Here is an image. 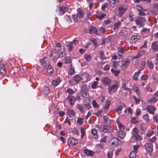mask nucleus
Listing matches in <instances>:
<instances>
[{"label": "nucleus", "mask_w": 158, "mask_h": 158, "mask_svg": "<svg viewBox=\"0 0 158 158\" xmlns=\"http://www.w3.org/2000/svg\"><path fill=\"white\" fill-rule=\"evenodd\" d=\"M58 53V56L60 58L63 57L65 56V53L64 51Z\"/></svg>", "instance_id": "obj_49"}, {"label": "nucleus", "mask_w": 158, "mask_h": 158, "mask_svg": "<svg viewBox=\"0 0 158 158\" xmlns=\"http://www.w3.org/2000/svg\"><path fill=\"white\" fill-rule=\"evenodd\" d=\"M158 99L155 97H152L151 99L149 100L148 102L151 103L152 102L155 103L157 101Z\"/></svg>", "instance_id": "obj_50"}, {"label": "nucleus", "mask_w": 158, "mask_h": 158, "mask_svg": "<svg viewBox=\"0 0 158 158\" xmlns=\"http://www.w3.org/2000/svg\"><path fill=\"white\" fill-rule=\"evenodd\" d=\"M140 147L139 145H135L133 146V149L134 150V151L133 152H135L137 153L138 152V149Z\"/></svg>", "instance_id": "obj_55"}, {"label": "nucleus", "mask_w": 158, "mask_h": 158, "mask_svg": "<svg viewBox=\"0 0 158 158\" xmlns=\"http://www.w3.org/2000/svg\"><path fill=\"white\" fill-rule=\"evenodd\" d=\"M134 138L137 141H139L142 139V137L139 134Z\"/></svg>", "instance_id": "obj_63"}, {"label": "nucleus", "mask_w": 158, "mask_h": 158, "mask_svg": "<svg viewBox=\"0 0 158 158\" xmlns=\"http://www.w3.org/2000/svg\"><path fill=\"white\" fill-rule=\"evenodd\" d=\"M91 132L94 138L95 139H97L98 138L97 130L95 129H92L91 130Z\"/></svg>", "instance_id": "obj_30"}, {"label": "nucleus", "mask_w": 158, "mask_h": 158, "mask_svg": "<svg viewBox=\"0 0 158 158\" xmlns=\"http://www.w3.org/2000/svg\"><path fill=\"white\" fill-rule=\"evenodd\" d=\"M96 127L100 131L104 132L110 133L113 131L114 129L111 126L107 125H98Z\"/></svg>", "instance_id": "obj_1"}, {"label": "nucleus", "mask_w": 158, "mask_h": 158, "mask_svg": "<svg viewBox=\"0 0 158 158\" xmlns=\"http://www.w3.org/2000/svg\"><path fill=\"white\" fill-rule=\"evenodd\" d=\"M58 12L59 15H63L64 13L68 10V8L65 7L63 6H59L58 7Z\"/></svg>", "instance_id": "obj_8"}, {"label": "nucleus", "mask_w": 158, "mask_h": 158, "mask_svg": "<svg viewBox=\"0 0 158 158\" xmlns=\"http://www.w3.org/2000/svg\"><path fill=\"white\" fill-rule=\"evenodd\" d=\"M132 90H133L136 92H138L139 90V88L136 85H133L132 88L131 89Z\"/></svg>", "instance_id": "obj_64"}, {"label": "nucleus", "mask_w": 158, "mask_h": 158, "mask_svg": "<svg viewBox=\"0 0 158 158\" xmlns=\"http://www.w3.org/2000/svg\"><path fill=\"white\" fill-rule=\"evenodd\" d=\"M143 119L147 122L149 121L148 115V114H146L143 116Z\"/></svg>", "instance_id": "obj_57"}, {"label": "nucleus", "mask_w": 158, "mask_h": 158, "mask_svg": "<svg viewBox=\"0 0 158 158\" xmlns=\"http://www.w3.org/2000/svg\"><path fill=\"white\" fill-rule=\"evenodd\" d=\"M110 104V100H107L106 101V103L104 106V109L105 110H107L109 108Z\"/></svg>", "instance_id": "obj_33"}, {"label": "nucleus", "mask_w": 158, "mask_h": 158, "mask_svg": "<svg viewBox=\"0 0 158 158\" xmlns=\"http://www.w3.org/2000/svg\"><path fill=\"white\" fill-rule=\"evenodd\" d=\"M119 87V83L118 82H116L111 85L109 86L108 89V93L110 94H112L115 93Z\"/></svg>", "instance_id": "obj_2"}, {"label": "nucleus", "mask_w": 158, "mask_h": 158, "mask_svg": "<svg viewBox=\"0 0 158 158\" xmlns=\"http://www.w3.org/2000/svg\"><path fill=\"white\" fill-rule=\"evenodd\" d=\"M49 89L48 87H45L43 89V92L44 94L47 95L49 93Z\"/></svg>", "instance_id": "obj_39"}, {"label": "nucleus", "mask_w": 158, "mask_h": 158, "mask_svg": "<svg viewBox=\"0 0 158 158\" xmlns=\"http://www.w3.org/2000/svg\"><path fill=\"white\" fill-rule=\"evenodd\" d=\"M81 81L84 83L90 79L89 75L86 73H83L81 75Z\"/></svg>", "instance_id": "obj_7"}, {"label": "nucleus", "mask_w": 158, "mask_h": 158, "mask_svg": "<svg viewBox=\"0 0 158 158\" xmlns=\"http://www.w3.org/2000/svg\"><path fill=\"white\" fill-rule=\"evenodd\" d=\"M132 132V135L134 137H135L136 135H139L138 134L139 132V131L138 130L137 128L136 127H134L133 128Z\"/></svg>", "instance_id": "obj_27"}, {"label": "nucleus", "mask_w": 158, "mask_h": 158, "mask_svg": "<svg viewBox=\"0 0 158 158\" xmlns=\"http://www.w3.org/2000/svg\"><path fill=\"white\" fill-rule=\"evenodd\" d=\"M89 33L91 34L94 33L97 35H99V34L98 33L97 29L93 26H91L89 28Z\"/></svg>", "instance_id": "obj_14"}, {"label": "nucleus", "mask_w": 158, "mask_h": 158, "mask_svg": "<svg viewBox=\"0 0 158 158\" xmlns=\"http://www.w3.org/2000/svg\"><path fill=\"white\" fill-rule=\"evenodd\" d=\"M117 135L121 138H123L124 137L125 135V133L124 131L118 130L117 131Z\"/></svg>", "instance_id": "obj_16"}, {"label": "nucleus", "mask_w": 158, "mask_h": 158, "mask_svg": "<svg viewBox=\"0 0 158 158\" xmlns=\"http://www.w3.org/2000/svg\"><path fill=\"white\" fill-rule=\"evenodd\" d=\"M84 153L87 156H92L94 154V152L92 150L86 149L84 151Z\"/></svg>", "instance_id": "obj_20"}, {"label": "nucleus", "mask_w": 158, "mask_h": 158, "mask_svg": "<svg viewBox=\"0 0 158 158\" xmlns=\"http://www.w3.org/2000/svg\"><path fill=\"white\" fill-rule=\"evenodd\" d=\"M67 114L69 115L70 117H72L75 115V112L73 110L67 109Z\"/></svg>", "instance_id": "obj_23"}, {"label": "nucleus", "mask_w": 158, "mask_h": 158, "mask_svg": "<svg viewBox=\"0 0 158 158\" xmlns=\"http://www.w3.org/2000/svg\"><path fill=\"white\" fill-rule=\"evenodd\" d=\"M134 15L132 12H131L129 16V20L131 22H132L133 21V17L134 16Z\"/></svg>", "instance_id": "obj_53"}, {"label": "nucleus", "mask_w": 158, "mask_h": 158, "mask_svg": "<svg viewBox=\"0 0 158 158\" xmlns=\"http://www.w3.org/2000/svg\"><path fill=\"white\" fill-rule=\"evenodd\" d=\"M146 110L150 114H153L155 113L156 109L153 106L148 105L146 107Z\"/></svg>", "instance_id": "obj_11"}, {"label": "nucleus", "mask_w": 158, "mask_h": 158, "mask_svg": "<svg viewBox=\"0 0 158 158\" xmlns=\"http://www.w3.org/2000/svg\"><path fill=\"white\" fill-rule=\"evenodd\" d=\"M84 118H78L77 121V123L80 125H81L83 122V119Z\"/></svg>", "instance_id": "obj_58"}, {"label": "nucleus", "mask_w": 158, "mask_h": 158, "mask_svg": "<svg viewBox=\"0 0 158 158\" xmlns=\"http://www.w3.org/2000/svg\"><path fill=\"white\" fill-rule=\"evenodd\" d=\"M99 55L100 56V58L102 59H106V57L104 55V52L102 50H101L99 51Z\"/></svg>", "instance_id": "obj_44"}, {"label": "nucleus", "mask_w": 158, "mask_h": 158, "mask_svg": "<svg viewBox=\"0 0 158 158\" xmlns=\"http://www.w3.org/2000/svg\"><path fill=\"white\" fill-rule=\"evenodd\" d=\"M150 29L147 28H144L142 30V32L144 33H146L148 34L149 33Z\"/></svg>", "instance_id": "obj_54"}, {"label": "nucleus", "mask_w": 158, "mask_h": 158, "mask_svg": "<svg viewBox=\"0 0 158 158\" xmlns=\"http://www.w3.org/2000/svg\"><path fill=\"white\" fill-rule=\"evenodd\" d=\"M122 84V85L121 87L122 89H123L124 90L128 89L130 91L131 90L130 89L126 87V84L125 82L123 81Z\"/></svg>", "instance_id": "obj_45"}, {"label": "nucleus", "mask_w": 158, "mask_h": 158, "mask_svg": "<svg viewBox=\"0 0 158 158\" xmlns=\"http://www.w3.org/2000/svg\"><path fill=\"white\" fill-rule=\"evenodd\" d=\"M136 153L134 152H130L129 155V158H136Z\"/></svg>", "instance_id": "obj_48"}, {"label": "nucleus", "mask_w": 158, "mask_h": 158, "mask_svg": "<svg viewBox=\"0 0 158 158\" xmlns=\"http://www.w3.org/2000/svg\"><path fill=\"white\" fill-rule=\"evenodd\" d=\"M151 48L153 51L155 52H158V42L153 41L152 44Z\"/></svg>", "instance_id": "obj_10"}, {"label": "nucleus", "mask_w": 158, "mask_h": 158, "mask_svg": "<svg viewBox=\"0 0 158 158\" xmlns=\"http://www.w3.org/2000/svg\"><path fill=\"white\" fill-rule=\"evenodd\" d=\"M81 96L84 98H88L89 95L88 92L86 91H82Z\"/></svg>", "instance_id": "obj_40"}, {"label": "nucleus", "mask_w": 158, "mask_h": 158, "mask_svg": "<svg viewBox=\"0 0 158 158\" xmlns=\"http://www.w3.org/2000/svg\"><path fill=\"white\" fill-rule=\"evenodd\" d=\"M118 52L121 53H123L125 50L123 48L122 46L119 47L117 48Z\"/></svg>", "instance_id": "obj_43"}, {"label": "nucleus", "mask_w": 158, "mask_h": 158, "mask_svg": "<svg viewBox=\"0 0 158 158\" xmlns=\"http://www.w3.org/2000/svg\"><path fill=\"white\" fill-rule=\"evenodd\" d=\"M60 81L59 78H57V79L53 80L52 82V84L53 85L56 86L59 84Z\"/></svg>", "instance_id": "obj_28"}, {"label": "nucleus", "mask_w": 158, "mask_h": 158, "mask_svg": "<svg viewBox=\"0 0 158 158\" xmlns=\"http://www.w3.org/2000/svg\"><path fill=\"white\" fill-rule=\"evenodd\" d=\"M145 148L148 152H151L152 151V146L151 143H146L145 144Z\"/></svg>", "instance_id": "obj_15"}, {"label": "nucleus", "mask_w": 158, "mask_h": 158, "mask_svg": "<svg viewBox=\"0 0 158 158\" xmlns=\"http://www.w3.org/2000/svg\"><path fill=\"white\" fill-rule=\"evenodd\" d=\"M99 31L102 34H105L106 32V29L102 27H101L99 28Z\"/></svg>", "instance_id": "obj_52"}, {"label": "nucleus", "mask_w": 158, "mask_h": 158, "mask_svg": "<svg viewBox=\"0 0 158 158\" xmlns=\"http://www.w3.org/2000/svg\"><path fill=\"white\" fill-rule=\"evenodd\" d=\"M145 20V19L144 18L139 17L135 20V21L137 26L141 27L143 25Z\"/></svg>", "instance_id": "obj_5"}, {"label": "nucleus", "mask_w": 158, "mask_h": 158, "mask_svg": "<svg viewBox=\"0 0 158 158\" xmlns=\"http://www.w3.org/2000/svg\"><path fill=\"white\" fill-rule=\"evenodd\" d=\"M83 105L87 110L89 109L91 107V106L88 102H86L84 100L83 101Z\"/></svg>", "instance_id": "obj_35"}, {"label": "nucleus", "mask_w": 158, "mask_h": 158, "mask_svg": "<svg viewBox=\"0 0 158 158\" xmlns=\"http://www.w3.org/2000/svg\"><path fill=\"white\" fill-rule=\"evenodd\" d=\"M147 64L148 67L151 69H152L154 67V64L152 61L151 60H148Z\"/></svg>", "instance_id": "obj_41"}, {"label": "nucleus", "mask_w": 158, "mask_h": 158, "mask_svg": "<svg viewBox=\"0 0 158 158\" xmlns=\"http://www.w3.org/2000/svg\"><path fill=\"white\" fill-rule=\"evenodd\" d=\"M78 43V41L76 39H74L72 41L67 42L66 45L68 52L72 51L73 49L74 45H76Z\"/></svg>", "instance_id": "obj_3"}, {"label": "nucleus", "mask_w": 158, "mask_h": 158, "mask_svg": "<svg viewBox=\"0 0 158 158\" xmlns=\"http://www.w3.org/2000/svg\"><path fill=\"white\" fill-rule=\"evenodd\" d=\"M119 140L117 138H112L110 140V143L112 145H117L118 144Z\"/></svg>", "instance_id": "obj_21"}, {"label": "nucleus", "mask_w": 158, "mask_h": 158, "mask_svg": "<svg viewBox=\"0 0 158 158\" xmlns=\"http://www.w3.org/2000/svg\"><path fill=\"white\" fill-rule=\"evenodd\" d=\"M66 92L69 94L72 95L74 93L75 91L71 88H68L66 90Z\"/></svg>", "instance_id": "obj_47"}, {"label": "nucleus", "mask_w": 158, "mask_h": 158, "mask_svg": "<svg viewBox=\"0 0 158 158\" xmlns=\"http://www.w3.org/2000/svg\"><path fill=\"white\" fill-rule=\"evenodd\" d=\"M121 24L120 21L115 22L114 23L113 29L114 31H118L119 29V27Z\"/></svg>", "instance_id": "obj_22"}, {"label": "nucleus", "mask_w": 158, "mask_h": 158, "mask_svg": "<svg viewBox=\"0 0 158 158\" xmlns=\"http://www.w3.org/2000/svg\"><path fill=\"white\" fill-rule=\"evenodd\" d=\"M140 37L138 35L132 36L130 39V41L132 43H135L138 41Z\"/></svg>", "instance_id": "obj_18"}, {"label": "nucleus", "mask_w": 158, "mask_h": 158, "mask_svg": "<svg viewBox=\"0 0 158 158\" xmlns=\"http://www.w3.org/2000/svg\"><path fill=\"white\" fill-rule=\"evenodd\" d=\"M80 132L81 134V138H82L85 134V132L84 129L82 127H81Z\"/></svg>", "instance_id": "obj_51"}, {"label": "nucleus", "mask_w": 158, "mask_h": 158, "mask_svg": "<svg viewBox=\"0 0 158 158\" xmlns=\"http://www.w3.org/2000/svg\"><path fill=\"white\" fill-rule=\"evenodd\" d=\"M131 123L133 124H135L137 123V120L135 117H131Z\"/></svg>", "instance_id": "obj_61"}, {"label": "nucleus", "mask_w": 158, "mask_h": 158, "mask_svg": "<svg viewBox=\"0 0 158 158\" xmlns=\"http://www.w3.org/2000/svg\"><path fill=\"white\" fill-rule=\"evenodd\" d=\"M77 15L80 18H82L83 17L84 11L78 8L77 10Z\"/></svg>", "instance_id": "obj_19"}, {"label": "nucleus", "mask_w": 158, "mask_h": 158, "mask_svg": "<svg viewBox=\"0 0 158 158\" xmlns=\"http://www.w3.org/2000/svg\"><path fill=\"white\" fill-rule=\"evenodd\" d=\"M138 10L139 12V15H142L143 16H145L146 15V14L142 10L138 9Z\"/></svg>", "instance_id": "obj_56"}, {"label": "nucleus", "mask_w": 158, "mask_h": 158, "mask_svg": "<svg viewBox=\"0 0 158 158\" xmlns=\"http://www.w3.org/2000/svg\"><path fill=\"white\" fill-rule=\"evenodd\" d=\"M101 82L105 85H110L111 83V80L108 77H103L101 79Z\"/></svg>", "instance_id": "obj_6"}, {"label": "nucleus", "mask_w": 158, "mask_h": 158, "mask_svg": "<svg viewBox=\"0 0 158 158\" xmlns=\"http://www.w3.org/2000/svg\"><path fill=\"white\" fill-rule=\"evenodd\" d=\"M73 79L76 82H78L79 81H81V76H79L78 75H76L73 77Z\"/></svg>", "instance_id": "obj_29"}, {"label": "nucleus", "mask_w": 158, "mask_h": 158, "mask_svg": "<svg viewBox=\"0 0 158 158\" xmlns=\"http://www.w3.org/2000/svg\"><path fill=\"white\" fill-rule=\"evenodd\" d=\"M127 9V7L125 5H120L118 7V15L120 16H122L125 13Z\"/></svg>", "instance_id": "obj_4"}, {"label": "nucleus", "mask_w": 158, "mask_h": 158, "mask_svg": "<svg viewBox=\"0 0 158 158\" xmlns=\"http://www.w3.org/2000/svg\"><path fill=\"white\" fill-rule=\"evenodd\" d=\"M65 63L66 64L70 63L71 62V58L67 56L65 57Z\"/></svg>", "instance_id": "obj_59"}, {"label": "nucleus", "mask_w": 158, "mask_h": 158, "mask_svg": "<svg viewBox=\"0 0 158 158\" xmlns=\"http://www.w3.org/2000/svg\"><path fill=\"white\" fill-rule=\"evenodd\" d=\"M75 72V69L72 66V64H71L69 66V73L71 75L74 74Z\"/></svg>", "instance_id": "obj_32"}, {"label": "nucleus", "mask_w": 158, "mask_h": 158, "mask_svg": "<svg viewBox=\"0 0 158 158\" xmlns=\"http://www.w3.org/2000/svg\"><path fill=\"white\" fill-rule=\"evenodd\" d=\"M110 5L112 7H114L116 6V3L118 2V0H108Z\"/></svg>", "instance_id": "obj_24"}, {"label": "nucleus", "mask_w": 158, "mask_h": 158, "mask_svg": "<svg viewBox=\"0 0 158 158\" xmlns=\"http://www.w3.org/2000/svg\"><path fill=\"white\" fill-rule=\"evenodd\" d=\"M6 72L5 65L4 64H0V74L2 75H4L6 74Z\"/></svg>", "instance_id": "obj_13"}, {"label": "nucleus", "mask_w": 158, "mask_h": 158, "mask_svg": "<svg viewBox=\"0 0 158 158\" xmlns=\"http://www.w3.org/2000/svg\"><path fill=\"white\" fill-rule=\"evenodd\" d=\"M40 62L44 68H45L48 64V59L45 57H44L43 58L41 59Z\"/></svg>", "instance_id": "obj_9"}, {"label": "nucleus", "mask_w": 158, "mask_h": 158, "mask_svg": "<svg viewBox=\"0 0 158 158\" xmlns=\"http://www.w3.org/2000/svg\"><path fill=\"white\" fill-rule=\"evenodd\" d=\"M117 123L118 126V128L117 129V131H124L125 129L124 126L120 122H118Z\"/></svg>", "instance_id": "obj_25"}, {"label": "nucleus", "mask_w": 158, "mask_h": 158, "mask_svg": "<svg viewBox=\"0 0 158 158\" xmlns=\"http://www.w3.org/2000/svg\"><path fill=\"white\" fill-rule=\"evenodd\" d=\"M77 107L80 111L82 113L84 114L85 111V109L81 105L78 104Z\"/></svg>", "instance_id": "obj_34"}, {"label": "nucleus", "mask_w": 158, "mask_h": 158, "mask_svg": "<svg viewBox=\"0 0 158 158\" xmlns=\"http://www.w3.org/2000/svg\"><path fill=\"white\" fill-rule=\"evenodd\" d=\"M111 71L112 72V73L114 74L115 76H118L120 71L119 69L117 70L114 68H112L111 69Z\"/></svg>", "instance_id": "obj_26"}, {"label": "nucleus", "mask_w": 158, "mask_h": 158, "mask_svg": "<svg viewBox=\"0 0 158 158\" xmlns=\"http://www.w3.org/2000/svg\"><path fill=\"white\" fill-rule=\"evenodd\" d=\"M106 140L107 136H103L101 138V139L100 140V141L101 142L103 143L106 142Z\"/></svg>", "instance_id": "obj_60"}, {"label": "nucleus", "mask_w": 158, "mask_h": 158, "mask_svg": "<svg viewBox=\"0 0 158 158\" xmlns=\"http://www.w3.org/2000/svg\"><path fill=\"white\" fill-rule=\"evenodd\" d=\"M141 112V110L140 109H137L136 110L135 115L136 116H140Z\"/></svg>", "instance_id": "obj_62"}, {"label": "nucleus", "mask_w": 158, "mask_h": 158, "mask_svg": "<svg viewBox=\"0 0 158 158\" xmlns=\"http://www.w3.org/2000/svg\"><path fill=\"white\" fill-rule=\"evenodd\" d=\"M98 83L97 81H95L91 85V88L93 89H96L98 87Z\"/></svg>", "instance_id": "obj_46"}, {"label": "nucleus", "mask_w": 158, "mask_h": 158, "mask_svg": "<svg viewBox=\"0 0 158 158\" xmlns=\"http://www.w3.org/2000/svg\"><path fill=\"white\" fill-rule=\"evenodd\" d=\"M84 58L87 61H89L91 59V56L90 54L87 53L85 54Z\"/></svg>", "instance_id": "obj_37"}, {"label": "nucleus", "mask_w": 158, "mask_h": 158, "mask_svg": "<svg viewBox=\"0 0 158 158\" xmlns=\"http://www.w3.org/2000/svg\"><path fill=\"white\" fill-rule=\"evenodd\" d=\"M53 69L52 66L50 65H48L47 69V71L49 74V75L53 73Z\"/></svg>", "instance_id": "obj_38"}, {"label": "nucleus", "mask_w": 158, "mask_h": 158, "mask_svg": "<svg viewBox=\"0 0 158 158\" xmlns=\"http://www.w3.org/2000/svg\"><path fill=\"white\" fill-rule=\"evenodd\" d=\"M106 16V15L103 13H100L97 16V17L99 19L102 20Z\"/></svg>", "instance_id": "obj_42"}, {"label": "nucleus", "mask_w": 158, "mask_h": 158, "mask_svg": "<svg viewBox=\"0 0 158 158\" xmlns=\"http://www.w3.org/2000/svg\"><path fill=\"white\" fill-rule=\"evenodd\" d=\"M140 73V70H139L138 72H135L134 75L132 77L133 79L135 81H136L138 80V77Z\"/></svg>", "instance_id": "obj_36"}, {"label": "nucleus", "mask_w": 158, "mask_h": 158, "mask_svg": "<svg viewBox=\"0 0 158 158\" xmlns=\"http://www.w3.org/2000/svg\"><path fill=\"white\" fill-rule=\"evenodd\" d=\"M129 63L130 60L128 59H127L126 60L123 62V63L122 64V66L124 67L125 68H127L129 65Z\"/></svg>", "instance_id": "obj_31"}, {"label": "nucleus", "mask_w": 158, "mask_h": 158, "mask_svg": "<svg viewBox=\"0 0 158 158\" xmlns=\"http://www.w3.org/2000/svg\"><path fill=\"white\" fill-rule=\"evenodd\" d=\"M66 100L68 101L70 105L72 106L74 103V97L73 96L68 95L66 98Z\"/></svg>", "instance_id": "obj_17"}, {"label": "nucleus", "mask_w": 158, "mask_h": 158, "mask_svg": "<svg viewBox=\"0 0 158 158\" xmlns=\"http://www.w3.org/2000/svg\"><path fill=\"white\" fill-rule=\"evenodd\" d=\"M68 142L69 145H74L77 144L78 143V141L75 139L73 138H71L68 139Z\"/></svg>", "instance_id": "obj_12"}]
</instances>
